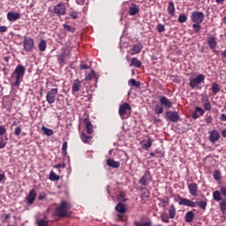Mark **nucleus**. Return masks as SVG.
<instances>
[{
	"instance_id": "412c9836",
	"label": "nucleus",
	"mask_w": 226,
	"mask_h": 226,
	"mask_svg": "<svg viewBox=\"0 0 226 226\" xmlns=\"http://www.w3.org/2000/svg\"><path fill=\"white\" fill-rule=\"evenodd\" d=\"M159 102L162 107H165V109H171L172 108V102L169 100L166 96H162L159 99Z\"/></svg>"
},
{
	"instance_id": "f03ea898",
	"label": "nucleus",
	"mask_w": 226,
	"mask_h": 226,
	"mask_svg": "<svg viewBox=\"0 0 226 226\" xmlns=\"http://www.w3.org/2000/svg\"><path fill=\"white\" fill-rule=\"evenodd\" d=\"M118 112L121 119H128L130 114H132V106L128 102H125L119 106Z\"/></svg>"
},
{
	"instance_id": "4468645a",
	"label": "nucleus",
	"mask_w": 226,
	"mask_h": 226,
	"mask_svg": "<svg viewBox=\"0 0 226 226\" xmlns=\"http://www.w3.org/2000/svg\"><path fill=\"white\" fill-rule=\"evenodd\" d=\"M207 42L211 50L216 49V46L218 45V42L216 41V37H215V35H208L207 37Z\"/></svg>"
},
{
	"instance_id": "aec40b11",
	"label": "nucleus",
	"mask_w": 226,
	"mask_h": 226,
	"mask_svg": "<svg viewBox=\"0 0 226 226\" xmlns=\"http://www.w3.org/2000/svg\"><path fill=\"white\" fill-rule=\"evenodd\" d=\"M142 149H144L145 151H147V149H149L151 147V146H153V139L151 138H147V139H143L139 142Z\"/></svg>"
},
{
	"instance_id": "a211bd4d",
	"label": "nucleus",
	"mask_w": 226,
	"mask_h": 226,
	"mask_svg": "<svg viewBox=\"0 0 226 226\" xmlns=\"http://www.w3.org/2000/svg\"><path fill=\"white\" fill-rule=\"evenodd\" d=\"M116 211H117V213H120V215H118V218L119 220L123 219V215H124V213H126V206H124V204L123 203H118L116 207H115Z\"/></svg>"
},
{
	"instance_id": "20e7f679",
	"label": "nucleus",
	"mask_w": 226,
	"mask_h": 226,
	"mask_svg": "<svg viewBox=\"0 0 226 226\" xmlns=\"http://www.w3.org/2000/svg\"><path fill=\"white\" fill-rule=\"evenodd\" d=\"M204 12L199 11H194L192 12L191 20L192 22H194V24H202V22H204Z\"/></svg>"
},
{
	"instance_id": "6e6552de",
	"label": "nucleus",
	"mask_w": 226,
	"mask_h": 226,
	"mask_svg": "<svg viewBox=\"0 0 226 226\" xmlns=\"http://www.w3.org/2000/svg\"><path fill=\"white\" fill-rule=\"evenodd\" d=\"M67 56H70V50H68L66 48H63L60 51V54L57 56V61L60 66L64 64V61H66Z\"/></svg>"
},
{
	"instance_id": "338daca9",
	"label": "nucleus",
	"mask_w": 226,
	"mask_h": 226,
	"mask_svg": "<svg viewBox=\"0 0 226 226\" xmlns=\"http://www.w3.org/2000/svg\"><path fill=\"white\" fill-rule=\"evenodd\" d=\"M55 169H64V164H56Z\"/></svg>"
},
{
	"instance_id": "5fc2aeb1",
	"label": "nucleus",
	"mask_w": 226,
	"mask_h": 226,
	"mask_svg": "<svg viewBox=\"0 0 226 226\" xmlns=\"http://www.w3.org/2000/svg\"><path fill=\"white\" fill-rule=\"evenodd\" d=\"M6 147V140L3 139L2 137L0 138V149H4Z\"/></svg>"
},
{
	"instance_id": "473e14b6",
	"label": "nucleus",
	"mask_w": 226,
	"mask_h": 226,
	"mask_svg": "<svg viewBox=\"0 0 226 226\" xmlns=\"http://www.w3.org/2000/svg\"><path fill=\"white\" fill-rule=\"evenodd\" d=\"M213 199L214 200H215L216 202H220L222 201V193L220 192V191H215L213 192Z\"/></svg>"
},
{
	"instance_id": "4be33fe9",
	"label": "nucleus",
	"mask_w": 226,
	"mask_h": 226,
	"mask_svg": "<svg viewBox=\"0 0 226 226\" xmlns=\"http://www.w3.org/2000/svg\"><path fill=\"white\" fill-rule=\"evenodd\" d=\"M83 123L85 124V130L87 131V133H88V135H93V132L94 131L93 130V124H91V121H89L88 118H85Z\"/></svg>"
},
{
	"instance_id": "603ef678",
	"label": "nucleus",
	"mask_w": 226,
	"mask_h": 226,
	"mask_svg": "<svg viewBox=\"0 0 226 226\" xmlns=\"http://www.w3.org/2000/svg\"><path fill=\"white\" fill-rule=\"evenodd\" d=\"M135 226H151V222H136Z\"/></svg>"
},
{
	"instance_id": "a18cd8bd",
	"label": "nucleus",
	"mask_w": 226,
	"mask_h": 226,
	"mask_svg": "<svg viewBox=\"0 0 226 226\" xmlns=\"http://www.w3.org/2000/svg\"><path fill=\"white\" fill-rule=\"evenodd\" d=\"M67 149H68V142L64 141L63 146H62V154H64V156H66Z\"/></svg>"
},
{
	"instance_id": "a19ab883",
	"label": "nucleus",
	"mask_w": 226,
	"mask_h": 226,
	"mask_svg": "<svg viewBox=\"0 0 226 226\" xmlns=\"http://www.w3.org/2000/svg\"><path fill=\"white\" fill-rule=\"evenodd\" d=\"M214 179L215 181H220L222 179V173L218 170L214 172Z\"/></svg>"
},
{
	"instance_id": "13d9d810",
	"label": "nucleus",
	"mask_w": 226,
	"mask_h": 226,
	"mask_svg": "<svg viewBox=\"0 0 226 226\" xmlns=\"http://www.w3.org/2000/svg\"><path fill=\"white\" fill-rule=\"evenodd\" d=\"M6 133V127L4 125H0V138Z\"/></svg>"
},
{
	"instance_id": "ea45409f",
	"label": "nucleus",
	"mask_w": 226,
	"mask_h": 226,
	"mask_svg": "<svg viewBox=\"0 0 226 226\" xmlns=\"http://www.w3.org/2000/svg\"><path fill=\"white\" fill-rule=\"evenodd\" d=\"M49 179H50V181H59V179H61V177L58 175L55 174L54 171H50Z\"/></svg>"
},
{
	"instance_id": "9b49d317",
	"label": "nucleus",
	"mask_w": 226,
	"mask_h": 226,
	"mask_svg": "<svg viewBox=\"0 0 226 226\" xmlns=\"http://www.w3.org/2000/svg\"><path fill=\"white\" fill-rule=\"evenodd\" d=\"M54 13L56 15H66V5L64 3H60L54 7Z\"/></svg>"
},
{
	"instance_id": "6ab92c4d",
	"label": "nucleus",
	"mask_w": 226,
	"mask_h": 226,
	"mask_svg": "<svg viewBox=\"0 0 226 226\" xmlns=\"http://www.w3.org/2000/svg\"><path fill=\"white\" fill-rule=\"evenodd\" d=\"M189 193L192 197H197V192H199V185L196 183L188 184Z\"/></svg>"
},
{
	"instance_id": "3c124183",
	"label": "nucleus",
	"mask_w": 226,
	"mask_h": 226,
	"mask_svg": "<svg viewBox=\"0 0 226 226\" xmlns=\"http://www.w3.org/2000/svg\"><path fill=\"white\" fill-rule=\"evenodd\" d=\"M158 33H163L165 31V26L163 24L159 23L157 25Z\"/></svg>"
},
{
	"instance_id": "0e129e2a",
	"label": "nucleus",
	"mask_w": 226,
	"mask_h": 226,
	"mask_svg": "<svg viewBox=\"0 0 226 226\" xmlns=\"http://www.w3.org/2000/svg\"><path fill=\"white\" fill-rule=\"evenodd\" d=\"M80 69L81 70H89V65H87L86 64H80Z\"/></svg>"
},
{
	"instance_id": "423d86ee",
	"label": "nucleus",
	"mask_w": 226,
	"mask_h": 226,
	"mask_svg": "<svg viewBox=\"0 0 226 226\" xmlns=\"http://www.w3.org/2000/svg\"><path fill=\"white\" fill-rule=\"evenodd\" d=\"M23 47L26 52H32L34 48V40L33 38L25 36L23 41Z\"/></svg>"
},
{
	"instance_id": "58836bf2",
	"label": "nucleus",
	"mask_w": 226,
	"mask_h": 226,
	"mask_svg": "<svg viewBox=\"0 0 226 226\" xmlns=\"http://www.w3.org/2000/svg\"><path fill=\"white\" fill-rule=\"evenodd\" d=\"M41 130L48 137H51V135H54V131H52V129L42 126Z\"/></svg>"
},
{
	"instance_id": "7c9ffc66",
	"label": "nucleus",
	"mask_w": 226,
	"mask_h": 226,
	"mask_svg": "<svg viewBox=\"0 0 226 226\" xmlns=\"http://www.w3.org/2000/svg\"><path fill=\"white\" fill-rule=\"evenodd\" d=\"M203 109L204 110H207L210 111L212 107H211V102H209V99H207V97L203 98Z\"/></svg>"
},
{
	"instance_id": "79ce46f5",
	"label": "nucleus",
	"mask_w": 226,
	"mask_h": 226,
	"mask_svg": "<svg viewBox=\"0 0 226 226\" xmlns=\"http://www.w3.org/2000/svg\"><path fill=\"white\" fill-rule=\"evenodd\" d=\"M94 77H96V73H94V71L92 70L91 72L88 73V74L86 76L85 79H86V80H93V79H94Z\"/></svg>"
},
{
	"instance_id": "c756f323",
	"label": "nucleus",
	"mask_w": 226,
	"mask_h": 226,
	"mask_svg": "<svg viewBox=\"0 0 226 226\" xmlns=\"http://www.w3.org/2000/svg\"><path fill=\"white\" fill-rule=\"evenodd\" d=\"M38 48L41 52H45V50H47V41L41 40L38 44Z\"/></svg>"
},
{
	"instance_id": "774afa93",
	"label": "nucleus",
	"mask_w": 226,
	"mask_h": 226,
	"mask_svg": "<svg viewBox=\"0 0 226 226\" xmlns=\"http://www.w3.org/2000/svg\"><path fill=\"white\" fill-rule=\"evenodd\" d=\"M222 136L226 139V129L222 131Z\"/></svg>"
},
{
	"instance_id": "bb28decb",
	"label": "nucleus",
	"mask_w": 226,
	"mask_h": 226,
	"mask_svg": "<svg viewBox=\"0 0 226 226\" xmlns=\"http://www.w3.org/2000/svg\"><path fill=\"white\" fill-rule=\"evenodd\" d=\"M168 13L171 16L174 17L176 14V6L174 5V2L170 1L168 4Z\"/></svg>"
},
{
	"instance_id": "b1692460",
	"label": "nucleus",
	"mask_w": 226,
	"mask_h": 226,
	"mask_svg": "<svg viewBox=\"0 0 226 226\" xmlns=\"http://www.w3.org/2000/svg\"><path fill=\"white\" fill-rule=\"evenodd\" d=\"M19 19H20V13L19 12L11 11L7 13V19L10 22H15L16 20H19Z\"/></svg>"
},
{
	"instance_id": "e2e57ef3",
	"label": "nucleus",
	"mask_w": 226,
	"mask_h": 226,
	"mask_svg": "<svg viewBox=\"0 0 226 226\" xmlns=\"http://www.w3.org/2000/svg\"><path fill=\"white\" fill-rule=\"evenodd\" d=\"M220 121L225 122L226 121V115L224 113L221 114L219 117Z\"/></svg>"
},
{
	"instance_id": "680f3d73",
	"label": "nucleus",
	"mask_w": 226,
	"mask_h": 226,
	"mask_svg": "<svg viewBox=\"0 0 226 226\" xmlns=\"http://www.w3.org/2000/svg\"><path fill=\"white\" fill-rule=\"evenodd\" d=\"M6 31H8V26H0V33H6Z\"/></svg>"
},
{
	"instance_id": "f257e3e1",
	"label": "nucleus",
	"mask_w": 226,
	"mask_h": 226,
	"mask_svg": "<svg viewBox=\"0 0 226 226\" xmlns=\"http://www.w3.org/2000/svg\"><path fill=\"white\" fill-rule=\"evenodd\" d=\"M179 206H187V207H197V206L202 209L203 211H206V207H207V200L200 201H192L186 198L180 199V201L178 202Z\"/></svg>"
},
{
	"instance_id": "1a4fd4ad",
	"label": "nucleus",
	"mask_w": 226,
	"mask_h": 226,
	"mask_svg": "<svg viewBox=\"0 0 226 226\" xmlns=\"http://www.w3.org/2000/svg\"><path fill=\"white\" fill-rule=\"evenodd\" d=\"M151 181H153V177H151V172H149V170H147L145 171V174L143 175V177L139 179V185H141V186H147V185H149Z\"/></svg>"
},
{
	"instance_id": "c03bdc74",
	"label": "nucleus",
	"mask_w": 226,
	"mask_h": 226,
	"mask_svg": "<svg viewBox=\"0 0 226 226\" xmlns=\"http://www.w3.org/2000/svg\"><path fill=\"white\" fill-rule=\"evenodd\" d=\"M160 202H162V207L164 209H166V206H168L169 202H170V200H169V197H166V198H162V199H159Z\"/></svg>"
},
{
	"instance_id": "9d476101",
	"label": "nucleus",
	"mask_w": 226,
	"mask_h": 226,
	"mask_svg": "<svg viewBox=\"0 0 226 226\" xmlns=\"http://www.w3.org/2000/svg\"><path fill=\"white\" fill-rule=\"evenodd\" d=\"M22 80H24L23 78L11 73V79H10V83L11 87H19V86H20V84L22 83Z\"/></svg>"
},
{
	"instance_id": "5701e85b",
	"label": "nucleus",
	"mask_w": 226,
	"mask_h": 226,
	"mask_svg": "<svg viewBox=\"0 0 226 226\" xmlns=\"http://www.w3.org/2000/svg\"><path fill=\"white\" fill-rule=\"evenodd\" d=\"M143 46L142 44H135L132 47V49L129 50V54L131 56H135L136 54H139L140 50H142Z\"/></svg>"
},
{
	"instance_id": "4d7b16f0",
	"label": "nucleus",
	"mask_w": 226,
	"mask_h": 226,
	"mask_svg": "<svg viewBox=\"0 0 226 226\" xmlns=\"http://www.w3.org/2000/svg\"><path fill=\"white\" fill-rule=\"evenodd\" d=\"M155 156H156L157 158H162V157H163V156H164L163 151H162V150H156V151H155Z\"/></svg>"
},
{
	"instance_id": "6e6d98bb",
	"label": "nucleus",
	"mask_w": 226,
	"mask_h": 226,
	"mask_svg": "<svg viewBox=\"0 0 226 226\" xmlns=\"http://www.w3.org/2000/svg\"><path fill=\"white\" fill-rule=\"evenodd\" d=\"M20 133H22V128H20V126H17L14 130V134L19 137V135H20Z\"/></svg>"
},
{
	"instance_id": "ddd939ff",
	"label": "nucleus",
	"mask_w": 226,
	"mask_h": 226,
	"mask_svg": "<svg viewBox=\"0 0 226 226\" xmlns=\"http://www.w3.org/2000/svg\"><path fill=\"white\" fill-rule=\"evenodd\" d=\"M209 140L212 144H216V142L220 140V132H218L216 129H214L211 132H209Z\"/></svg>"
},
{
	"instance_id": "39448f33",
	"label": "nucleus",
	"mask_w": 226,
	"mask_h": 226,
	"mask_svg": "<svg viewBox=\"0 0 226 226\" xmlns=\"http://www.w3.org/2000/svg\"><path fill=\"white\" fill-rule=\"evenodd\" d=\"M70 209V205L66 201H62L60 206L56 209L57 216H66L68 215V210Z\"/></svg>"
},
{
	"instance_id": "de8ad7c7",
	"label": "nucleus",
	"mask_w": 226,
	"mask_h": 226,
	"mask_svg": "<svg viewBox=\"0 0 226 226\" xmlns=\"http://www.w3.org/2000/svg\"><path fill=\"white\" fill-rule=\"evenodd\" d=\"M186 20H188V18L186 17V15L180 14L178 16V22H180V24H184V22H185Z\"/></svg>"
},
{
	"instance_id": "e433bc0d",
	"label": "nucleus",
	"mask_w": 226,
	"mask_h": 226,
	"mask_svg": "<svg viewBox=\"0 0 226 226\" xmlns=\"http://www.w3.org/2000/svg\"><path fill=\"white\" fill-rule=\"evenodd\" d=\"M91 139H93V137L87 136V134H86V133H84V132L81 134V140H82V142H84L85 144L89 143V142L91 141Z\"/></svg>"
},
{
	"instance_id": "49530a36",
	"label": "nucleus",
	"mask_w": 226,
	"mask_h": 226,
	"mask_svg": "<svg viewBox=\"0 0 226 226\" xmlns=\"http://www.w3.org/2000/svg\"><path fill=\"white\" fill-rule=\"evenodd\" d=\"M64 29H66L69 33H75V27L70 26V25H64Z\"/></svg>"
},
{
	"instance_id": "a878e982",
	"label": "nucleus",
	"mask_w": 226,
	"mask_h": 226,
	"mask_svg": "<svg viewBox=\"0 0 226 226\" xmlns=\"http://www.w3.org/2000/svg\"><path fill=\"white\" fill-rule=\"evenodd\" d=\"M119 162L114 161V159H108L107 160V166L111 167L112 169H119L120 167Z\"/></svg>"
},
{
	"instance_id": "f704fd0d",
	"label": "nucleus",
	"mask_w": 226,
	"mask_h": 226,
	"mask_svg": "<svg viewBox=\"0 0 226 226\" xmlns=\"http://www.w3.org/2000/svg\"><path fill=\"white\" fill-rule=\"evenodd\" d=\"M154 114H157V116H160V114H163V106L160 105V104H156L154 106Z\"/></svg>"
},
{
	"instance_id": "2eb2a0df",
	"label": "nucleus",
	"mask_w": 226,
	"mask_h": 226,
	"mask_svg": "<svg viewBox=\"0 0 226 226\" xmlns=\"http://www.w3.org/2000/svg\"><path fill=\"white\" fill-rule=\"evenodd\" d=\"M34 200H36V191L32 189L26 196V204L28 206H33V204H34Z\"/></svg>"
},
{
	"instance_id": "f3484780",
	"label": "nucleus",
	"mask_w": 226,
	"mask_h": 226,
	"mask_svg": "<svg viewBox=\"0 0 226 226\" xmlns=\"http://www.w3.org/2000/svg\"><path fill=\"white\" fill-rule=\"evenodd\" d=\"M206 114V110L201 107L196 106L195 110L192 115V119H199L200 116H204Z\"/></svg>"
},
{
	"instance_id": "72a5a7b5",
	"label": "nucleus",
	"mask_w": 226,
	"mask_h": 226,
	"mask_svg": "<svg viewBox=\"0 0 226 226\" xmlns=\"http://www.w3.org/2000/svg\"><path fill=\"white\" fill-rule=\"evenodd\" d=\"M169 217L171 220H174V218H176V207H174V205H171L169 210Z\"/></svg>"
},
{
	"instance_id": "393cba45",
	"label": "nucleus",
	"mask_w": 226,
	"mask_h": 226,
	"mask_svg": "<svg viewBox=\"0 0 226 226\" xmlns=\"http://www.w3.org/2000/svg\"><path fill=\"white\" fill-rule=\"evenodd\" d=\"M80 87H82V82L79 79H74L72 87V93H79V91H80Z\"/></svg>"
},
{
	"instance_id": "09e8293b",
	"label": "nucleus",
	"mask_w": 226,
	"mask_h": 226,
	"mask_svg": "<svg viewBox=\"0 0 226 226\" xmlns=\"http://www.w3.org/2000/svg\"><path fill=\"white\" fill-rule=\"evenodd\" d=\"M37 225L38 226H48L49 222L43 219H40L37 221Z\"/></svg>"
},
{
	"instance_id": "f8f14e48",
	"label": "nucleus",
	"mask_w": 226,
	"mask_h": 226,
	"mask_svg": "<svg viewBox=\"0 0 226 226\" xmlns=\"http://www.w3.org/2000/svg\"><path fill=\"white\" fill-rule=\"evenodd\" d=\"M12 74L16 75L17 77H20L21 79H24V76L26 75V67H24V65L22 64H18Z\"/></svg>"
},
{
	"instance_id": "dca6fc26",
	"label": "nucleus",
	"mask_w": 226,
	"mask_h": 226,
	"mask_svg": "<svg viewBox=\"0 0 226 226\" xmlns=\"http://www.w3.org/2000/svg\"><path fill=\"white\" fill-rule=\"evenodd\" d=\"M166 117L171 121V123H177V121H179V113L176 111H167Z\"/></svg>"
},
{
	"instance_id": "2f4dec72",
	"label": "nucleus",
	"mask_w": 226,
	"mask_h": 226,
	"mask_svg": "<svg viewBox=\"0 0 226 226\" xmlns=\"http://www.w3.org/2000/svg\"><path fill=\"white\" fill-rule=\"evenodd\" d=\"M194 216L195 214H193L192 211L187 212L185 215V222H187V223H192V222H193Z\"/></svg>"
},
{
	"instance_id": "cd10ccee",
	"label": "nucleus",
	"mask_w": 226,
	"mask_h": 226,
	"mask_svg": "<svg viewBox=\"0 0 226 226\" xmlns=\"http://www.w3.org/2000/svg\"><path fill=\"white\" fill-rule=\"evenodd\" d=\"M139 11H140V9L134 4L129 8V15L132 17H133V15H137Z\"/></svg>"
},
{
	"instance_id": "c9c22d12",
	"label": "nucleus",
	"mask_w": 226,
	"mask_h": 226,
	"mask_svg": "<svg viewBox=\"0 0 226 226\" xmlns=\"http://www.w3.org/2000/svg\"><path fill=\"white\" fill-rule=\"evenodd\" d=\"M220 209L222 215H225L226 212V198H224L222 200H221L220 204Z\"/></svg>"
},
{
	"instance_id": "c85d7f7f",
	"label": "nucleus",
	"mask_w": 226,
	"mask_h": 226,
	"mask_svg": "<svg viewBox=\"0 0 226 226\" xmlns=\"http://www.w3.org/2000/svg\"><path fill=\"white\" fill-rule=\"evenodd\" d=\"M130 66H134L135 68H140V66H142V62L138 60L137 57H133L131 59Z\"/></svg>"
},
{
	"instance_id": "8fccbe9b",
	"label": "nucleus",
	"mask_w": 226,
	"mask_h": 226,
	"mask_svg": "<svg viewBox=\"0 0 226 226\" xmlns=\"http://www.w3.org/2000/svg\"><path fill=\"white\" fill-rule=\"evenodd\" d=\"M128 85L131 87L136 86V87H139V83H137V81L134 79H131L128 81Z\"/></svg>"
},
{
	"instance_id": "69168bd1",
	"label": "nucleus",
	"mask_w": 226,
	"mask_h": 226,
	"mask_svg": "<svg viewBox=\"0 0 226 226\" xmlns=\"http://www.w3.org/2000/svg\"><path fill=\"white\" fill-rule=\"evenodd\" d=\"M44 199H46L45 193H40L38 196V200H44Z\"/></svg>"
},
{
	"instance_id": "4c0bfd02",
	"label": "nucleus",
	"mask_w": 226,
	"mask_h": 226,
	"mask_svg": "<svg viewBox=\"0 0 226 226\" xmlns=\"http://www.w3.org/2000/svg\"><path fill=\"white\" fill-rule=\"evenodd\" d=\"M212 93L217 94L220 92V85L218 83L212 84Z\"/></svg>"
},
{
	"instance_id": "052dcab7",
	"label": "nucleus",
	"mask_w": 226,
	"mask_h": 226,
	"mask_svg": "<svg viewBox=\"0 0 226 226\" xmlns=\"http://www.w3.org/2000/svg\"><path fill=\"white\" fill-rule=\"evenodd\" d=\"M205 122L207 123V124H210V123H213V117L207 116L205 119Z\"/></svg>"
},
{
	"instance_id": "0eeeda50",
	"label": "nucleus",
	"mask_w": 226,
	"mask_h": 226,
	"mask_svg": "<svg viewBox=\"0 0 226 226\" xmlns=\"http://www.w3.org/2000/svg\"><path fill=\"white\" fill-rule=\"evenodd\" d=\"M58 89L51 88L46 94V102L52 105V103L56 102V96H57Z\"/></svg>"
},
{
	"instance_id": "864d4df0",
	"label": "nucleus",
	"mask_w": 226,
	"mask_h": 226,
	"mask_svg": "<svg viewBox=\"0 0 226 226\" xmlns=\"http://www.w3.org/2000/svg\"><path fill=\"white\" fill-rule=\"evenodd\" d=\"M219 192H220L221 195H222V197H225V199H226V187L223 185H221Z\"/></svg>"
},
{
	"instance_id": "37998d69",
	"label": "nucleus",
	"mask_w": 226,
	"mask_h": 226,
	"mask_svg": "<svg viewBox=\"0 0 226 226\" xmlns=\"http://www.w3.org/2000/svg\"><path fill=\"white\" fill-rule=\"evenodd\" d=\"M192 29L194 33H200V29H202V27L200 26V23H194L192 25Z\"/></svg>"
},
{
	"instance_id": "7ed1b4c3",
	"label": "nucleus",
	"mask_w": 226,
	"mask_h": 226,
	"mask_svg": "<svg viewBox=\"0 0 226 226\" xmlns=\"http://www.w3.org/2000/svg\"><path fill=\"white\" fill-rule=\"evenodd\" d=\"M204 80H206V76H204V74H199L195 78H191L189 82L191 89H195V87L200 84H202Z\"/></svg>"
},
{
	"instance_id": "bf43d9fd",
	"label": "nucleus",
	"mask_w": 226,
	"mask_h": 226,
	"mask_svg": "<svg viewBox=\"0 0 226 226\" xmlns=\"http://www.w3.org/2000/svg\"><path fill=\"white\" fill-rule=\"evenodd\" d=\"M69 16L71 17V19H75L79 17V14L77 13V11H73L69 13Z\"/></svg>"
}]
</instances>
